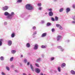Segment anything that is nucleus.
<instances>
[{
	"label": "nucleus",
	"mask_w": 75,
	"mask_h": 75,
	"mask_svg": "<svg viewBox=\"0 0 75 75\" xmlns=\"http://www.w3.org/2000/svg\"><path fill=\"white\" fill-rule=\"evenodd\" d=\"M41 48H43V49H44L45 48H47V46L46 45H42L41 46Z\"/></svg>",
	"instance_id": "f8f14e48"
},
{
	"label": "nucleus",
	"mask_w": 75,
	"mask_h": 75,
	"mask_svg": "<svg viewBox=\"0 0 75 75\" xmlns=\"http://www.w3.org/2000/svg\"><path fill=\"white\" fill-rule=\"evenodd\" d=\"M35 71H36V73L37 74H39L40 72V69L38 68H36L35 69Z\"/></svg>",
	"instance_id": "423d86ee"
},
{
	"label": "nucleus",
	"mask_w": 75,
	"mask_h": 75,
	"mask_svg": "<svg viewBox=\"0 0 75 75\" xmlns=\"http://www.w3.org/2000/svg\"><path fill=\"white\" fill-rule=\"evenodd\" d=\"M39 10H42V7H40L39 8Z\"/></svg>",
	"instance_id": "a19ab883"
},
{
	"label": "nucleus",
	"mask_w": 75,
	"mask_h": 75,
	"mask_svg": "<svg viewBox=\"0 0 75 75\" xmlns=\"http://www.w3.org/2000/svg\"><path fill=\"white\" fill-rule=\"evenodd\" d=\"M10 14V13H8V12H6L4 13V16H8Z\"/></svg>",
	"instance_id": "2eb2a0df"
},
{
	"label": "nucleus",
	"mask_w": 75,
	"mask_h": 75,
	"mask_svg": "<svg viewBox=\"0 0 75 75\" xmlns=\"http://www.w3.org/2000/svg\"><path fill=\"white\" fill-rule=\"evenodd\" d=\"M3 39H0V47L2 46L3 45Z\"/></svg>",
	"instance_id": "1a4fd4ad"
},
{
	"label": "nucleus",
	"mask_w": 75,
	"mask_h": 75,
	"mask_svg": "<svg viewBox=\"0 0 75 75\" xmlns=\"http://www.w3.org/2000/svg\"><path fill=\"white\" fill-rule=\"evenodd\" d=\"M47 35V33H45L42 34L41 36L42 37H44Z\"/></svg>",
	"instance_id": "4468645a"
},
{
	"label": "nucleus",
	"mask_w": 75,
	"mask_h": 75,
	"mask_svg": "<svg viewBox=\"0 0 75 75\" xmlns=\"http://www.w3.org/2000/svg\"><path fill=\"white\" fill-rule=\"evenodd\" d=\"M55 21H58V17L57 16H56L55 18Z\"/></svg>",
	"instance_id": "393cba45"
},
{
	"label": "nucleus",
	"mask_w": 75,
	"mask_h": 75,
	"mask_svg": "<svg viewBox=\"0 0 75 75\" xmlns=\"http://www.w3.org/2000/svg\"><path fill=\"white\" fill-rule=\"evenodd\" d=\"M71 73L73 75H75V71L73 70H71Z\"/></svg>",
	"instance_id": "6ab92c4d"
},
{
	"label": "nucleus",
	"mask_w": 75,
	"mask_h": 75,
	"mask_svg": "<svg viewBox=\"0 0 75 75\" xmlns=\"http://www.w3.org/2000/svg\"><path fill=\"white\" fill-rule=\"evenodd\" d=\"M7 25V22H5L4 23V25Z\"/></svg>",
	"instance_id": "c03bdc74"
},
{
	"label": "nucleus",
	"mask_w": 75,
	"mask_h": 75,
	"mask_svg": "<svg viewBox=\"0 0 75 75\" xmlns=\"http://www.w3.org/2000/svg\"><path fill=\"white\" fill-rule=\"evenodd\" d=\"M20 65L21 66H22V65H23V64H21V63H20Z\"/></svg>",
	"instance_id": "052dcab7"
},
{
	"label": "nucleus",
	"mask_w": 75,
	"mask_h": 75,
	"mask_svg": "<svg viewBox=\"0 0 75 75\" xmlns=\"http://www.w3.org/2000/svg\"><path fill=\"white\" fill-rule=\"evenodd\" d=\"M8 45L9 46H11L12 44V41L11 40H9L8 42Z\"/></svg>",
	"instance_id": "39448f33"
},
{
	"label": "nucleus",
	"mask_w": 75,
	"mask_h": 75,
	"mask_svg": "<svg viewBox=\"0 0 75 75\" xmlns=\"http://www.w3.org/2000/svg\"><path fill=\"white\" fill-rule=\"evenodd\" d=\"M13 57L11 58L10 59V61H12L13 60Z\"/></svg>",
	"instance_id": "e433bc0d"
},
{
	"label": "nucleus",
	"mask_w": 75,
	"mask_h": 75,
	"mask_svg": "<svg viewBox=\"0 0 75 75\" xmlns=\"http://www.w3.org/2000/svg\"><path fill=\"white\" fill-rule=\"evenodd\" d=\"M57 71H58L59 72H61V68L60 67H58L57 68Z\"/></svg>",
	"instance_id": "bb28decb"
},
{
	"label": "nucleus",
	"mask_w": 75,
	"mask_h": 75,
	"mask_svg": "<svg viewBox=\"0 0 75 75\" xmlns=\"http://www.w3.org/2000/svg\"><path fill=\"white\" fill-rule=\"evenodd\" d=\"M50 71L51 72V71H52V70H51Z\"/></svg>",
	"instance_id": "774afa93"
},
{
	"label": "nucleus",
	"mask_w": 75,
	"mask_h": 75,
	"mask_svg": "<svg viewBox=\"0 0 75 75\" xmlns=\"http://www.w3.org/2000/svg\"><path fill=\"white\" fill-rule=\"evenodd\" d=\"M1 74L2 75H5V74H4L3 72H2Z\"/></svg>",
	"instance_id": "3c124183"
},
{
	"label": "nucleus",
	"mask_w": 75,
	"mask_h": 75,
	"mask_svg": "<svg viewBox=\"0 0 75 75\" xmlns=\"http://www.w3.org/2000/svg\"><path fill=\"white\" fill-rule=\"evenodd\" d=\"M54 31H55V30L54 29L52 28V32H54Z\"/></svg>",
	"instance_id": "49530a36"
},
{
	"label": "nucleus",
	"mask_w": 75,
	"mask_h": 75,
	"mask_svg": "<svg viewBox=\"0 0 75 75\" xmlns=\"http://www.w3.org/2000/svg\"><path fill=\"white\" fill-rule=\"evenodd\" d=\"M22 0H18L17 1V3H21L22 2Z\"/></svg>",
	"instance_id": "c756f323"
},
{
	"label": "nucleus",
	"mask_w": 75,
	"mask_h": 75,
	"mask_svg": "<svg viewBox=\"0 0 75 75\" xmlns=\"http://www.w3.org/2000/svg\"><path fill=\"white\" fill-rule=\"evenodd\" d=\"M48 10L49 11H52V8H50Z\"/></svg>",
	"instance_id": "37998d69"
},
{
	"label": "nucleus",
	"mask_w": 75,
	"mask_h": 75,
	"mask_svg": "<svg viewBox=\"0 0 75 75\" xmlns=\"http://www.w3.org/2000/svg\"><path fill=\"white\" fill-rule=\"evenodd\" d=\"M13 67H14V65H12L11 66V68H13Z\"/></svg>",
	"instance_id": "4d7b16f0"
},
{
	"label": "nucleus",
	"mask_w": 75,
	"mask_h": 75,
	"mask_svg": "<svg viewBox=\"0 0 75 75\" xmlns=\"http://www.w3.org/2000/svg\"><path fill=\"white\" fill-rule=\"evenodd\" d=\"M37 32L35 31V32H34L33 33V35H35L37 34Z\"/></svg>",
	"instance_id": "c85d7f7f"
},
{
	"label": "nucleus",
	"mask_w": 75,
	"mask_h": 75,
	"mask_svg": "<svg viewBox=\"0 0 75 75\" xmlns=\"http://www.w3.org/2000/svg\"><path fill=\"white\" fill-rule=\"evenodd\" d=\"M50 61H53L55 59V57H51L50 58Z\"/></svg>",
	"instance_id": "a878e982"
},
{
	"label": "nucleus",
	"mask_w": 75,
	"mask_h": 75,
	"mask_svg": "<svg viewBox=\"0 0 75 75\" xmlns=\"http://www.w3.org/2000/svg\"><path fill=\"white\" fill-rule=\"evenodd\" d=\"M42 57V58L44 57V55L43 54H42L41 55Z\"/></svg>",
	"instance_id": "de8ad7c7"
},
{
	"label": "nucleus",
	"mask_w": 75,
	"mask_h": 75,
	"mask_svg": "<svg viewBox=\"0 0 75 75\" xmlns=\"http://www.w3.org/2000/svg\"><path fill=\"white\" fill-rule=\"evenodd\" d=\"M54 71L55 73H57V71L56 70H54Z\"/></svg>",
	"instance_id": "09e8293b"
},
{
	"label": "nucleus",
	"mask_w": 75,
	"mask_h": 75,
	"mask_svg": "<svg viewBox=\"0 0 75 75\" xmlns=\"http://www.w3.org/2000/svg\"><path fill=\"white\" fill-rule=\"evenodd\" d=\"M15 72H16V73H18V70H15Z\"/></svg>",
	"instance_id": "8fccbe9b"
},
{
	"label": "nucleus",
	"mask_w": 75,
	"mask_h": 75,
	"mask_svg": "<svg viewBox=\"0 0 75 75\" xmlns=\"http://www.w3.org/2000/svg\"><path fill=\"white\" fill-rule=\"evenodd\" d=\"M70 9L69 8H67L66 9V13H68V12H69V11H70Z\"/></svg>",
	"instance_id": "dca6fc26"
},
{
	"label": "nucleus",
	"mask_w": 75,
	"mask_h": 75,
	"mask_svg": "<svg viewBox=\"0 0 75 75\" xmlns=\"http://www.w3.org/2000/svg\"><path fill=\"white\" fill-rule=\"evenodd\" d=\"M23 15H21V17H23Z\"/></svg>",
	"instance_id": "bf43d9fd"
},
{
	"label": "nucleus",
	"mask_w": 75,
	"mask_h": 75,
	"mask_svg": "<svg viewBox=\"0 0 75 75\" xmlns=\"http://www.w3.org/2000/svg\"><path fill=\"white\" fill-rule=\"evenodd\" d=\"M38 6H39V7H41V3H39L38 4Z\"/></svg>",
	"instance_id": "2f4dec72"
},
{
	"label": "nucleus",
	"mask_w": 75,
	"mask_h": 75,
	"mask_svg": "<svg viewBox=\"0 0 75 75\" xmlns=\"http://www.w3.org/2000/svg\"><path fill=\"white\" fill-rule=\"evenodd\" d=\"M24 61L25 63H26V62H27V59H25L24 60Z\"/></svg>",
	"instance_id": "58836bf2"
},
{
	"label": "nucleus",
	"mask_w": 75,
	"mask_h": 75,
	"mask_svg": "<svg viewBox=\"0 0 75 75\" xmlns=\"http://www.w3.org/2000/svg\"><path fill=\"white\" fill-rule=\"evenodd\" d=\"M73 7L74 8H75V5H73Z\"/></svg>",
	"instance_id": "5fc2aeb1"
},
{
	"label": "nucleus",
	"mask_w": 75,
	"mask_h": 75,
	"mask_svg": "<svg viewBox=\"0 0 75 75\" xmlns=\"http://www.w3.org/2000/svg\"><path fill=\"white\" fill-rule=\"evenodd\" d=\"M58 0H54V1H57Z\"/></svg>",
	"instance_id": "13d9d810"
},
{
	"label": "nucleus",
	"mask_w": 75,
	"mask_h": 75,
	"mask_svg": "<svg viewBox=\"0 0 75 75\" xmlns=\"http://www.w3.org/2000/svg\"><path fill=\"white\" fill-rule=\"evenodd\" d=\"M33 30H36V27L35 26L33 27Z\"/></svg>",
	"instance_id": "72a5a7b5"
},
{
	"label": "nucleus",
	"mask_w": 75,
	"mask_h": 75,
	"mask_svg": "<svg viewBox=\"0 0 75 75\" xmlns=\"http://www.w3.org/2000/svg\"><path fill=\"white\" fill-rule=\"evenodd\" d=\"M61 38V36L58 35L57 37V41H59Z\"/></svg>",
	"instance_id": "6e6552de"
},
{
	"label": "nucleus",
	"mask_w": 75,
	"mask_h": 75,
	"mask_svg": "<svg viewBox=\"0 0 75 75\" xmlns=\"http://www.w3.org/2000/svg\"><path fill=\"white\" fill-rule=\"evenodd\" d=\"M57 48H58L59 49H60V51H62V52H63L64 51V49L62 47L59 46H57Z\"/></svg>",
	"instance_id": "7ed1b4c3"
},
{
	"label": "nucleus",
	"mask_w": 75,
	"mask_h": 75,
	"mask_svg": "<svg viewBox=\"0 0 75 75\" xmlns=\"http://www.w3.org/2000/svg\"><path fill=\"white\" fill-rule=\"evenodd\" d=\"M40 75H43V74L42 73L40 74Z\"/></svg>",
	"instance_id": "0e129e2a"
},
{
	"label": "nucleus",
	"mask_w": 75,
	"mask_h": 75,
	"mask_svg": "<svg viewBox=\"0 0 75 75\" xmlns=\"http://www.w3.org/2000/svg\"><path fill=\"white\" fill-rule=\"evenodd\" d=\"M41 23L42 24H44L45 23V21L44 20H42L41 21Z\"/></svg>",
	"instance_id": "79ce46f5"
},
{
	"label": "nucleus",
	"mask_w": 75,
	"mask_h": 75,
	"mask_svg": "<svg viewBox=\"0 0 75 75\" xmlns=\"http://www.w3.org/2000/svg\"><path fill=\"white\" fill-rule=\"evenodd\" d=\"M67 42H69V40H68L67 41Z\"/></svg>",
	"instance_id": "e2e57ef3"
},
{
	"label": "nucleus",
	"mask_w": 75,
	"mask_h": 75,
	"mask_svg": "<svg viewBox=\"0 0 75 75\" xmlns=\"http://www.w3.org/2000/svg\"><path fill=\"white\" fill-rule=\"evenodd\" d=\"M23 75H27L25 73H23Z\"/></svg>",
	"instance_id": "864d4df0"
},
{
	"label": "nucleus",
	"mask_w": 75,
	"mask_h": 75,
	"mask_svg": "<svg viewBox=\"0 0 75 75\" xmlns=\"http://www.w3.org/2000/svg\"><path fill=\"white\" fill-rule=\"evenodd\" d=\"M33 38H35V36L34 35H33Z\"/></svg>",
	"instance_id": "680f3d73"
},
{
	"label": "nucleus",
	"mask_w": 75,
	"mask_h": 75,
	"mask_svg": "<svg viewBox=\"0 0 75 75\" xmlns=\"http://www.w3.org/2000/svg\"><path fill=\"white\" fill-rule=\"evenodd\" d=\"M23 55H21V58H23Z\"/></svg>",
	"instance_id": "6e6d98bb"
},
{
	"label": "nucleus",
	"mask_w": 75,
	"mask_h": 75,
	"mask_svg": "<svg viewBox=\"0 0 75 75\" xmlns=\"http://www.w3.org/2000/svg\"><path fill=\"white\" fill-rule=\"evenodd\" d=\"M66 67V64L65 63H63L61 65V67L62 68H64V67Z\"/></svg>",
	"instance_id": "ddd939ff"
},
{
	"label": "nucleus",
	"mask_w": 75,
	"mask_h": 75,
	"mask_svg": "<svg viewBox=\"0 0 75 75\" xmlns=\"http://www.w3.org/2000/svg\"><path fill=\"white\" fill-rule=\"evenodd\" d=\"M72 18L74 21H75V16H73L72 17Z\"/></svg>",
	"instance_id": "473e14b6"
},
{
	"label": "nucleus",
	"mask_w": 75,
	"mask_h": 75,
	"mask_svg": "<svg viewBox=\"0 0 75 75\" xmlns=\"http://www.w3.org/2000/svg\"><path fill=\"white\" fill-rule=\"evenodd\" d=\"M41 61V58H39L37 60V62H40Z\"/></svg>",
	"instance_id": "412c9836"
},
{
	"label": "nucleus",
	"mask_w": 75,
	"mask_h": 75,
	"mask_svg": "<svg viewBox=\"0 0 75 75\" xmlns=\"http://www.w3.org/2000/svg\"><path fill=\"white\" fill-rule=\"evenodd\" d=\"M64 11V8H61L59 10V11L60 12V13H62V11Z\"/></svg>",
	"instance_id": "a211bd4d"
},
{
	"label": "nucleus",
	"mask_w": 75,
	"mask_h": 75,
	"mask_svg": "<svg viewBox=\"0 0 75 75\" xmlns=\"http://www.w3.org/2000/svg\"><path fill=\"white\" fill-rule=\"evenodd\" d=\"M26 9L28 10H33L34 7L30 4H27L25 6Z\"/></svg>",
	"instance_id": "f257e3e1"
},
{
	"label": "nucleus",
	"mask_w": 75,
	"mask_h": 75,
	"mask_svg": "<svg viewBox=\"0 0 75 75\" xmlns=\"http://www.w3.org/2000/svg\"><path fill=\"white\" fill-rule=\"evenodd\" d=\"M12 18H13V16H11L10 14L7 16V18L10 20H11L12 19Z\"/></svg>",
	"instance_id": "9d476101"
},
{
	"label": "nucleus",
	"mask_w": 75,
	"mask_h": 75,
	"mask_svg": "<svg viewBox=\"0 0 75 75\" xmlns=\"http://www.w3.org/2000/svg\"><path fill=\"white\" fill-rule=\"evenodd\" d=\"M0 59L1 61H3L4 60V57L3 56H1L0 57Z\"/></svg>",
	"instance_id": "b1692460"
},
{
	"label": "nucleus",
	"mask_w": 75,
	"mask_h": 75,
	"mask_svg": "<svg viewBox=\"0 0 75 75\" xmlns=\"http://www.w3.org/2000/svg\"><path fill=\"white\" fill-rule=\"evenodd\" d=\"M60 26V24H57L56 25V26L57 27H59Z\"/></svg>",
	"instance_id": "ea45409f"
},
{
	"label": "nucleus",
	"mask_w": 75,
	"mask_h": 75,
	"mask_svg": "<svg viewBox=\"0 0 75 75\" xmlns=\"http://www.w3.org/2000/svg\"><path fill=\"white\" fill-rule=\"evenodd\" d=\"M48 14V13H45V14Z\"/></svg>",
	"instance_id": "69168bd1"
},
{
	"label": "nucleus",
	"mask_w": 75,
	"mask_h": 75,
	"mask_svg": "<svg viewBox=\"0 0 75 75\" xmlns=\"http://www.w3.org/2000/svg\"><path fill=\"white\" fill-rule=\"evenodd\" d=\"M48 14H49V16H53V15H54L53 12L52 11H50L49 13Z\"/></svg>",
	"instance_id": "0eeeda50"
},
{
	"label": "nucleus",
	"mask_w": 75,
	"mask_h": 75,
	"mask_svg": "<svg viewBox=\"0 0 75 75\" xmlns=\"http://www.w3.org/2000/svg\"><path fill=\"white\" fill-rule=\"evenodd\" d=\"M8 8H9L8 6H5L4 7H2V10H4V11H6L8 9Z\"/></svg>",
	"instance_id": "f03ea898"
},
{
	"label": "nucleus",
	"mask_w": 75,
	"mask_h": 75,
	"mask_svg": "<svg viewBox=\"0 0 75 75\" xmlns=\"http://www.w3.org/2000/svg\"><path fill=\"white\" fill-rule=\"evenodd\" d=\"M35 65L37 67H39V64H38L37 63H35Z\"/></svg>",
	"instance_id": "f704fd0d"
},
{
	"label": "nucleus",
	"mask_w": 75,
	"mask_h": 75,
	"mask_svg": "<svg viewBox=\"0 0 75 75\" xmlns=\"http://www.w3.org/2000/svg\"><path fill=\"white\" fill-rule=\"evenodd\" d=\"M11 52L12 54H14L16 52V51L15 50H12L11 51Z\"/></svg>",
	"instance_id": "aec40b11"
},
{
	"label": "nucleus",
	"mask_w": 75,
	"mask_h": 75,
	"mask_svg": "<svg viewBox=\"0 0 75 75\" xmlns=\"http://www.w3.org/2000/svg\"><path fill=\"white\" fill-rule=\"evenodd\" d=\"M9 15L12 16V17H13V16H14V13L13 12H12L11 14H9Z\"/></svg>",
	"instance_id": "4be33fe9"
},
{
	"label": "nucleus",
	"mask_w": 75,
	"mask_h": 75,
	"mask_svg": "<svg viewBox=\"0 0 75 75\" xmlns=\"http://www.w3.org/2000/svg\"><path fill=\"white\" fill-rule=\"evenodd\" d=\"M28 75H31V74H28Z\"/></svg>",
	"instance_id": "338daca9"
},
{
	"label": "nucleus",
	"mask_w": 75,
	"mask_h": 75,
	"mask_svg": "<svg viewBox=\"0 0 75 75\" xmlns=\"http://www.w3.org/2000/svg\"><path fill=\"white\" fill-rule=\"evenodd\" d=\"M59 29H60V30H63V28H62V27L61 25H60L59 26Z\"/></svg>",
	"instance_id": "cd10ccee"
},
{
	"label": "nucleus",
	"mask_w": 75,
	"mask_h": 75,
	"mask_svg": "<svg viewBox=\"0 0 75 75\" xmlns=\"http://www.w3.org/2000/svg\"><path fill=\"white\" fill-rule=\"evenodd\" d=\"M30 67L31 69H32V71H34V67L33 66V65L32 64H30Z\"/></svg>",
	"instance_id": "9b49d317"
},
{
	"label": "nucleus",
	"mask_w": 75,
	"mask_h": 75,
	"mask_svg": "<svg viewBox=\"0 0 75 75\" xmlns=\"http://www.w3.org/2000/svg\"><path fill=\"white\" fill-rule=\"evenodd\" d=\"M71 23L72 24H75V21H73L71 22Z\"/></svg>",
	"instance_id": "a18cd8bd"
},
{
	"label": "nucleus",
	"mask_w": 75,
	"mask_h": 75,
	"mask_svg": "<svg viewBox=\"0 0 75 75\" xmlns=\"http://www.w3.org/2000/svg\"><path fill=\"white\" fill-rule=\"evenodd\" d=\"M38 48V45L37 44H35L34 45L33 49L35 50H37Z\"/></svg>",
	"instance_id": "20e7f679"
},
{
	"label": "nucleus",
	"mask_w": 75,
	"mask_h": 75,
	"mask_svg": "<svg viewBox=\"0 0 75 75\" xmlns=\"http://www.w3.org/2000/svg\"><path fill=\"white\" fill-rule=\"evenodd\" d=\"M26 47H27V48H29L30 47V44L29 43H28L26 44Z\"/></svg>",
	"instance_id": "f3484780"
},
{
	"label": "nucleus",
	"mask_w": 75,
	"mask_h": 75,
	"mask_svg": "<svg viewBox=\"0 0 75 75\" xmlns=\"http://www.w3.org/2000/svg\"><path fill=\"white\" fill-rule=\"evenodd\" d=\"M29 65H30V63L28 62L27 63V65H28V66H29Z\"/></svg>",
	"instance_id": "603ef678"
},
{
	"label": "nucleus",
	"mask_w": 75,
	"mask_h": 75,
	"mask_svg": "<svg viewBox=\"0 0 75 75\" xmlns=\"http://www.w3.org/2000/svg\"><path fill=\"white\" fill-rule=\"evenodd\" d=\"M51 20L52 21H54L55 20L53 18H52Z\"/></svg>",
	"instance_id": "4c0bfd02"
},
{
	"label": "nucleus",
	"mask_w": 75,
	"mask_h": 75,
	"mask_svg": "<svg viewBox=\"0 0 75 75\" xmlns=\"http://www.w3.org/2000/svg\"><path fill=\"white\" fill-rule=\"evenodd\" d=\"M6 69L7 71H10V68H9V67H6Z\"/></svg>",
	"instance_id": "c9c22d12"
},
{
	"label": "nucleus",
	"mask_w": 75,
	"mask_h": 75,
	"mask_svg": "<svg viewBox=\"0 0 75 75\" xmlns=\"http://www.w3.org/2000/svg\"><path fill=\"white\" fill-rule=\"evenodd\" d=\"M14 37H15V34H14V33H13L11 35V37L14 38Z\"/></svg>",
	"instance_id": "5701e85b"
},
{
	"label": "nucleus",
	"mask_w": 75,
	"mask_h": 75,
	"mask_svg": "<svg viewBox=\"0 0 75 75\" xmlns=\"http://www.w3.org/2000/svg\"><path fill=\"white\" fill-rule=\"evenodd\" d=\"M47 26H50V25H51V23H48L47 24Z\"/></svg>",
	"instance_id": "7c9ffc66"
}]
</instances>
